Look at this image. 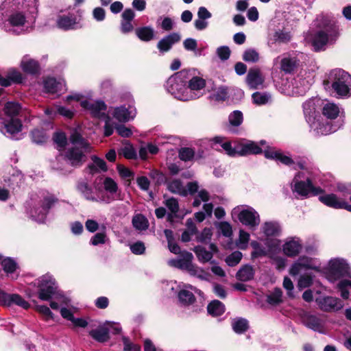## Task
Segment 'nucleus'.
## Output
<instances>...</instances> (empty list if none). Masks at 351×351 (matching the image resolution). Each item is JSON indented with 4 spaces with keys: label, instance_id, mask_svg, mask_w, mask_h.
I'll return each instance as SVG.
<instances>
[{
    "label": "nucleus",
    "instance_id": "nucleus-12",
    "mask_svg": "<svg viewBox=\"0 0 351 351\" xmlns=\"http://www.w3.org/2000/svg\"><path fill=\"white\" fill-rule=\"evenodd\" d=\"M181 40L180 35L177 32L171 33L164 36L157 43V48L160 53H164L169 51L173 46Z\"/></svg>",
    "mask_w": 351,
    "mask_h": 351
},
{
    "label": "nucleus",
    "instance_id": "nucleus-38",
    "mask_svg": "<svg viewBox=\"0 0 351 351\" xmlns=\"http://www.w3.org/2000/svg\"><path fill=\"white\" fill-rule=\"evenodd\" d=\"M132 225L138 230H145L148 228V220L142 214H138L132 218Z\"/></svg>",
    "mask_w": 351,
    "mask_h": 351
},
{
    "label": "nucleus",
    "instance_id": "nucleus-1",
    "mask_svg": "<svg viewBox=\"0 0 351 351\" xmlns=\"http://www.w3.org/2000/svg\"><path fill=\"white\" fill-rule=\"evenodd\" d=\"M350 77V74L341 69H333L329 73L327 78L324 80L323 84L326 87L330 85L337 94L346 96L350 92L348 85Z\"/></svg>",
    "mask_w": 351,
    "mask_h": 351
},
{
    "label": "nucleus",
    "instance_id": "nucleus-24",
    "mask_svg": "<svg viewBox=\"0 0 351 351\" xmlns=\"http://www.w3.org/2000/svg\"><path fill=\"white\" fill-rule=\"evenodd\" d=\"M167 184V188L169 191L173 194H178L182 197H186L188 195V191L184 187L182 182L180 179H173L171 182H168Z\"/></svg>",
    "mask_w": 351,
    "mask_h": 351
},
{
    "label": "nucleus",
    "instance_id": "nucleus-10",
    "mask_svg": "<svg viewBox=\"0 0 351 351\" xmlns=\"http://www.w3.org/2000/svg\"><path fill=\"white\" fill-rule=\"evenodd\" d=\"M319 200L324 205L335 209H346L348 211V204L345 200L341 199L334 193L320 194Z\"/></svg>",
    "mask_w": 351,
    "mask_h": 351
},
{
    "label": "nucleus",
    "instance_id": "nucleus-34",
    "mask_svg": "<svg viewBox=\"0 0 351 351\" xmlns=\"http://www.w3.org/2000/svg\"><path fill=\"white\" fill-rule=\"evenodd\" d=\"M280 231V227L276 222H265L263 225V232L267 237L278 236Z\"/></svg>",
    "mask_w": 351,
    "mask_h": 351
},
{
    "label": "nucleus",
    "instance_id": "nucleus-11",
    "mask_svg": "<svg viewBox=\"0 0 351 351\" xmlns=\"http://www.w3.org/2000/svg\"><path fill=\"white\" fill-rule=\"evenodd\" d=\"M239 156H245L252 154H260L263 153V149L252 141H246L245 139L238 143Z\"/></svg>",
    "mask_w": 351,
    "mask_h": 351
},
{
    "label": "nucleus",
    "instance_id": "nucleus-51",
    "mask_svg": "<svg viewBox=\"0 0 351 351\" xmlns=\"http://www.w3.org/2000/svg\"><path fill=\"white\" fill-rule=\"evenodd\" d=\"M53 141L60 149H63L67 145V138L66 134L63 132H54Z\"/></svg>",
    "mask_w": 351,
    "mask_h": 351
},
{
    "label": "nucleus",
    "instance_id": "nucleus-54",
    "mask_svg": "<svg viewBox=\"0 0 351 351\" xmlns=\"http://www.w3.org/2000/svg\"><path fill=\"white\" fill-rule=\"evenodd\" d=\"M117 171L119 173V176L122 178H130V180H128V185L130 184V182H131V179H133L134 178V171H132V170H130L129 168L128 167H124L123 165H121V164H118L117 165Z\"/></svg>",
    "mask_w": 351,
    "mask_h": 351
},
{
    "label": "nucleus",
    "instance_id": "nucleus-15",
    "mask_svg": "<svg viewBox=\"0 0 351 351\" xmlns=\"http://www.w3.org/2000/svg\"><path fill=\"white\" fill-rule=\"evenodd\" d=\"M178 79H176L172 75L166 82V88L169 93L174 95L175 97H180L183 95L184 92L187 90V86H185L184 82H180Z\"/></svg>",
    "mask_w": 351,
    "mask_h": 351
},
{
    "label": "nucleus",
    "instance_id": "nucleus-57",
    "mask_svg": "<svg viewBox=\"0 0 351 351\" xmlns=\"http://www.w3.org/2000/svg\"><path fill=\"white\" fill-rule=\"evenodd\" d=\"M123 344V351H141V346L139 344L131 342L129 337H122Z\"/></svg>",
    "mask_w": 351,
    "mask_h": 351
},
{
    "label": "nucleus",
    "instance_id": "nucleus-25",
    "mask_svg": "<svg viewBox=\"0 0 351 351\" xmlns=\"http://www.w3.org/2000/svg\"><path fill=\"white\" fill-rule=\"evenodd\" d=\"M247 84L252 88H257L258 86L263 82L261 71L258 69H250L246 77Z\"/></svg>",
    "mask_w": 351,
    "mask_h": 351
},
{
    "label": "nucleus",
    "instance_id": "nucleus-14",
    "mask_svg": "<svg viewBox=\"0 0 351 351\" xmlns=\"http://www.w3.org/2000/svg\"><path fill=\"white\" fill-rule=\"evenodd\" d=\"M20 66L22 71L27 75L37 76L40 74V64L35 59L25 56L21 62Z\"/></svg>",
    "mask_w": 351,
    "mask_h": 351
},
{
    "label": "nucleus",
    "instance_id": "nucleus-45",
    "mask_svg": "<svg viewBox=\"0 0 351 351\" xmlns=\"http://www.w3.org/2000/svg\"><path fill=\"white\" fill-rule=\"evenodd\" d=\"M206 86V81L198 76H194L191 77L189 81L187 88H190L192 90H199L204 88Z\"/></svg>",
    "mask_w": 351,
    "mask_h": 351
},
{
    "label": "nucleus",
    "instance_id": "nucleus-16",
    "mask_svg": "<svg viewBox=\"0 0 351 351\" xmlns=\"http://www.w3.org/2000/svg\"><path fill=\"white\" fill-rule=\"evenodd\" d=\"M264 156L267 159L279 161L286 166L291 167L295 164L294 160L291 157L285 156L280 150H274L271 147H267L264 150Z\"/></svg>",
    "mask_w": 351,
    "mask_h": 351
},
{
    "label": "nucleus",
    "instance_id": "nucleus-56",
    "mask_svg": "<svg viewBox=\"0 0 351 351\" xmlns=\"http://www.w3.org/2000/svg\"><path fill=\"white\" fill-rule=\"evenodd\" d=\"M78 190L83 193L85 198L88 200H95V198L92 196L93 190L91 187L86 182H80L77 186Z\"/></svg>",
    "mask_w": 351,
    "mask_h": 351
},
{
    "label": "nucleus",
    "instance_id": "nucleus-18",
    "mask_svg": "<svg viewBox=\"0 0 351 351\" xmlns=\"http://www.w3.org/2000/svg\"><path fill=\"white\" fill-rule=\"evenodd\" d=\"M135 17V13L131 8H126L121 14L120 30L123 34H128L134 30L132 21Z\"/></svg>",
    "mask_w": 351,
    "mask_h": 351
},
{
    "label": "nucleus",
    "instance_id": "nucleus-22",
    "mask_svg": "<svg viewBox=\"0 0 351 351\" xmlns=\"http://www.w3.org/2000/svg\"><path fill=\"white\" fill-rule=\"evenodd\" d=\"M330 43V40L324 34V32L317 31L312 38V45L315 51H319L325 49V46Z\"/></svg>",
    "mask_w": 351,
    "mask_h": 351
},
{
    "label": "nucleus",
    "instance_id": "nucleus-60",
    "mask_svg": "<svg viewBox=\"0 0 351 351\" xmlns=\"http://www.w3.org/2000/svg\"><path fill=\"white\" fill-rule=\"evenodd\" d=\"M121 154L128 160H136L138 158L137 153L132 145L123 147Z\"/></svg>",
    "mask_w": 351,
    "mask_h": 351
},
{
    "label": "nucleus",
    "instance_id": "nucleus-31",
    "mask_svg": "<svg viewBox=\"0 0 351 351\" xmlns=\"http://www.w3.org/2000/svg\"><path fill=\"white\" fill-rule=\"evenodd\" d=\"M322 112L327 119H335L339 116V109L336 104L327 103L323 106Z\"/></svg>",
    "mask_w": 351,
    "mask_h": 351
},
{
    "label": "nucleus",
    "instance_id": "nucleus-36",
    "mask_svg": "<svg viewBox=\"0 0 351 351\" xmlns=\"http://www.w3.org/2000/svg\"><path fill=\"white\" fill-rule=\"evenodd\" d=\"M69 141L73 145H80L81 148L85 150L90 147V144L84 139L82 134L76 130L71 133Z\"/></svg>",
    "mask_w": 351,
    "mask_h": 351
},
{
    "label": "nucleus",
    "instance_id": "nucleus-53",
    "mask_svg": "<svg viewBox=\"0 0 351 351\" xmlns=\"http://www.w3.org/2000/svg\"><path fill=\"white\" fill-rule=\"evenodd\" d=\"M43 86L47 93H56L58 91V82L54 77H48L45 80Z\"/></svg>",
    "mask_w": 351,
    "mask_h": 351
},
{
    "label": "nucleus",
    "instance_id": "nucleus-64",
    "mask_svg": "<svg viewBox=\"0 0 351 351\" xmlns=\"http://www.w3.org/2000/svg\"><path fill=\"white\" fill-rule=\"evenodd\" d=\"M213 235L212 230L209 228H204L201 234L196 238L197 241L202 243H207L211 239Z\"/></svg>",
    "mask_w": 351,
    "mask_h": 351
},
{
    "label": "nucleus",
    "instance_id": "nucleus-4",
    "mask_svg": "<svg viewBox=\"0 0 351 351\" xmlns=\"http://www.w3.org/2000/svg\"><path fill=\"white\" fill-rule=\"evenodd\" d=\"M315 302L320 310L324 312L338 311L343 306L342 301L337 297H319L315 299Z\"/></svg>",
    "mask_w": 351,
    "mask_h": 351
},
{
    "label": "nucleus",
    "instance_id": "nucleus-43",
    "mask_svg": "<svg viewBox=\"0 0 351 351\" xmlns=\"http://www.w3.org/2000/svg\"><path fill=\"white\" fill-rule=\"evenodd\" d=\"M304 322L306 326L313 330H317L322 326L320 319L314 315H307Z\"/></svg>",
    "mask_w": 351,
    "mask_h": 351
},
{
    "label": "nucleus",
    "instance_id": "nucleus-52",
    "mask_svg": "<svg viewBox=\"0 0 351 351\" xmlns=\"http://www.w3.org/2000/svg\"><path fill=\"white\" fill-rule=\"evenodd\" d=\"M291 38L289 32H284L283 30L276 31L273 35V40L274 43H286L290 41Z\"/></svg>",
    "mask_w": 351,
    "mask_h": 351
},
{
    "label": "nucleus",
    "instance_id": "nucleus-40",
    "mask_svg": "<svg viewBox=\"0 0 351 351\" xmlns=\"http://www.w3.org/2000/svg\"><path fill=\"white\" fill-rule=\"evenodd\" d=\"M9 301V306L15 304L25 310L30 307V304L28 303V302H27L24 298H23L21 295L17 293H11Z\"/></svg>",
    "mask_w": 351,
    "mask_h": 351
},
{
    "label": "nucleus",
    "instance_id": "nucleus-62",
    "mask_svg": "<svg viewBox=\"0 0 351 351\" xmlns=\"http://www.w3.org/2000/svg\"><path fill=\"white\" fill-rule=\"evenodd\" d=\"M221 147L226 151V153L231 157L239 156L238 143L234 147H232V144L230 141L221 143Z\"/></svg>",
    "mask_w": 351,
    "mask_h": 351
},
{
    "label": "nucleus",
    "instance_id": "nucleus-5",
    "mask_svg": "<svg viewBox=\"0 0 351 351\" xmlns=\"http://www.w3.org/2000/svg\"><path fill=\"white\" fill-rule=\"evenodd\" d=\"M182 258L171 260L169 261V265L180 269H185L191 275L195 276L197 273V267L192 263V260L193 258L192 253L184 251L182 253Z\"/></svg>",
    "mask_w": 351,
    "mask_h": 351
},
{
    "label": "nucleus",
    "instance_id": "nucleus-9",
    "mask_svg": "<svg viewBox=\"0 0 351 351\" xmlns=\"http://www.w3.org/2000/svg\"><path fill=\"white\" fill-rule=\"evenodd\" d=\"M80 106L90 112L91 116L94 118L100 119L106 116L104 111L107 109V106L104 101L97 100L94 103H90L88 100H84L80 102Z\"/></svg>",
    "mask_w": 351,
    "mask_h": 351
},
{
    "label": "nucleus",
    "instance_id": "nucleus-28",
    "mask_svg": "<svg viewBox=\"0 0 351 351\" xmlns=\"http://www.w3.org/2000/svg\"><path fill=\"white\" fill-rule=\"evenodd\" d=\"M6 132L13 135L18 134L22 130L23 124L21 121L17 118H10L4 123Z\"/></svg>",
    "mask_w": 351,
    "mask_h": 351
},
{
    "label": "nucleus",
    "instance_id": "nucleus-55",
    "mask_svg": "<svg viewBox=\"0 0 351 351\" xmlns=\"http://www.w3.org/2000/svg\"><path fill=\"white\" fill-rule=\"evenodd\" d=\"M195 156V152L190 147H182L179 150V158L181 160L187 162L191 160Z\"/></svg>",
    "mask_w": 351,
    "mask_h": 351
},
{
    "label": "nucleus",
    "instance_id": "nucleus-8",
    "mask_svg": "<svg viewBox=\"0 0 351 351\" xmlns=\"http://www.w3.org/2000/svg\"><path fill=\"white\" fill-rule=\"evenodd\" d=\"M328 274L335 279L347 276L349 274L348 265L339 259L331 260L329 263Z\"/></svg>",
    "mask_w": 351,
    "mask_h": 351
},
{
    "label": "nucleus",
    "instance_id": "nucleus-39",
    "mask_svg": "<svg viewBox=\"0 0 351 351\" xmlns=\"http://www.w3.org/2000/svg\"><path fill=\"white\" fill-rule=\"evenodd\" d=\"M178 298L180 302L184 305L192 304L196 300L195 295L191 291L185 289L179 291Z\"/></svg>",
    "mask_w": 351,
    "mask_h": 351
},
{
    "label": "nucleus",
    "instance_id": "nucleus-27",
    "mask_svg": "<svg viewBox=\"0 0 351 351\" xmlns=\"http://www.w3.org/2000/svg\"><path fill=\"white\" fill-rule=\"evenodd\" d=\"M301 249V244L294 240L287 241L283 245V252L289 257L296 256L299 254Z\"/></svg>",
    "mask_w": 351,
    "mask_h": 351
},
{
    "label": "nucleus",
    "instance_id": "nucleus-47",
    "mask_svg": "<svg viewBox=\"0 0 351 351\" xmlns=\"http://www.w3.org/2000/svg\"><path fill=\"white\" fill-rule=\"evenodd\" d=\"M251 246L254 250L251 253V257L252 259L257 258L258 257L265 256L267 255V252L265 247H263L260 243L254 241L251 242Z\"/></svg>",
    "mask_w": 351,
    "mask_h": 351
},
{
    "label": "nucleus",
    "instance_id": "nucleus-58",
    "mask_svg": "<svg viewBox=\"0 0 351 351\" xmlns=\"http://www.w3.org/2000/svg\"><path fill=\"white\" fill-rule=\"evenodd\" d=\"M243 121V113L239 110L233 111L229 116V122L232 126H239Z\"/></svg>",
    "mask_w": 351,
    "mask_h": 351
},
{
    "label": "nucleus",
    "instance_id": "nucleus-42",
    "mask_svg": "<svg viewBox=\"0 0 351 351\" xmlns=\"http://www.w3.org/2000/svg\"><path fill=\"white\" fill-rule=\"evenodd\" d=\"M282 291L280 288H275L274 291L267 296V302L271 305L276 306L282 302Z\"/></svg>",
    "mask_w": 351,
    "mask_h": 351
},
{
    "label": "nucleus",
    "instance_id": "nucleus-3",
    "mask_svg": "<svg viewBox=\"0 0 351 351\" xmlns=\"http://www.w3.org/2000/svg\"><path fill=\"white\" fill-rule=\"evenodd\" d=\"M294 191L302 197L316 196L325 193L324 189L315 186L312 180L307 178L306 181H298L294 184Z\"/></svg>",
    "mask_w": 351,
    "mask_h": 351
},
{
    "label": "nucleus",
    "instance_id": "nucleus-46",
    "mask_svg": "<svg viewBox=\"0 0 351 351\" xmlns=\"http://www.w3.org/2000/svg\"><path fill=\"white\" fill-rule=\"evenodd\" d=\"M149 177L155 180L157 186L167 183V178L165 173L158 169H152L149 173Z\"/></svg>",
    "mask_w": 351,
    "mask_h": 351
},
{
    "label": "nucleus",
    "instance_id": "nucleus-33",
    "mask_svg": "<svg viewBox=\"0 0 351 351\" xmlns=\"http://www.w3.org/2000/svg\"><path fill=\"white\" fill-rule=\"evenodd\" d=\"M193 251L196 254L198 260L202 263L210 261L213 256L211 252L207 251L205 247L201 245L194 247Z\"/></svg>",
    "mask_w": 351,
    "mask_h": 351
},
{
    "label": "nucleus",
    "instance_id": "nucleus-23",
    "mask_svg": "<svg viewBox=\"0 0 351 351\" xmlns=\"http://www.w3.org/2000/svg\"><path fill=\"white\" fill-rule=\"evenodd\" d=\"M75 24L76 17L73 14L61 15L57 19V26L65 31L74 29Z\"/></svg>",
    "mask_w": 351,
    "mask_h": 351
},
{
    "label": "nucleus",
    "instance_id": "nucleus-35",
    "mask_svg": "<svg viewBox=\"0 0 351 351\" xmlns=\"http://www.w3.org/2000/svg\"><path fill=\"white\" fill-rule=\"evenodd\" d=\"M1 265L3 267V271L7 274H11L14 273L19 268L17 263L12 258L10 257H6L3 258L1 262Z\"/></svg>",
    "mask_w": 351,
    "mask_h": 351
},
{
    "label": "nucleus",
    "instance_id": "nucleus-49",
    "mask_svg": "<svg viewBox=\"0 0 351 351\" xmlns=\"http://www.w3.org/2000/svg\"><path fill=\"white\" fill-rule=\"evenodd\" d=\"M243 254L239 251H234L228 255L225 261L229 267H234L237 265L241 261Z\"/></svg>",
    "mask_w": 351,
    "mask_h": 351
},
{
    "label": "nucleus",
    "instance_id": "nucleus-44",
    "mask_svg": "<svg viewBox=\"0 0 351 351\" xmlns=\"http://www.w3.org/2000/svg\"><path fill=\"white\" fill-rule=\"evenodd\" d=\"M8 81L12 84H21L23 82L22 73L16 69H11L7 73Z\"/></svg>",
    "mask_w": 351,
    "mask_h": 351
},
{
    "label": "nucleus",
    "instance_id": "nucleus-48",
    "mask_svg": "<svg viewBox=\"0 0 351 351\" xmlns=\"http://www.w3.org/2000/svg\"><path fill=\"white\" fill-rule=\"evenodd\" d=\"M113 116L120 122H126L128 121L129 111L125 106L117 107L114 110Z\"/></svg>",
    "mask_w": 351,
    "mask_h": 351
},
{
    "label": "nucleus",
    "instance_id": "nucleus-26",
    "mask_svg": "<svg viewBox=\"0 0 351 351\" xmlns=\"http://www.w3.org/2000/svg\"><path fill=\"white\" fill-rule=\"evenodd\" d=\"M136 36L143 42H149L154 38V29L151 26L140 27L135 29Z\"/></svg>",
    "mask_w": 351,
    "mask_h": 351
},
{
    "label": "nucleus",
    "instance_id": "nucleus-17",
    "mask_svg": "<svg viewBox=\"0 0 351 351\" xmlns=\"http://www.w3.org/2000/svg\"><path fill=\"white\" fill-rule=\"evenodd\" d=\"M319 31L324 32V34L330 40V44L335 43L339 36L338 25L335 21L328 19L323 21L322 29Z\"/></svg>",
    "mask_w": 351,
    "mask_h": 351
},
{
    "label": "nucleus",
    "instance_id": "nucleus-30",
    "mask_svg": "<svg viewBox=\"0 0 351 351\" xmlns=\"http://www.w3.org/2000/svg\"><path fill=\"white\" fill-rule=\"evenodd\" d=\"M29 136L33 143L37 145L45 144L48 138L46 132L43 128H34L30 133Z\"/></svg>",
    "mask_w": 351,
    "mask_h": 351
},
{
    "label": "nucleus",
    "instance_id": "nucleus-63",
    "mask_svg": "<svg viewBox=\"0 0 351 351\" xmlns=\"http://www.w3.org/2000/svg\"><path fill=\"white\" fill-rule=\"evenodd\" d=\"M104 186L105 190L110 193H115L118 190L117 184L110 177L105 178L104 181Z\"/></svg>",
    "mask_w": 351,
    "mask_h": 351
},
{
    "label": "nucleus",
    "instance_id": "nucleus-32",
    "mask_svg": "<svg viewBox=\"0 0 351 351\" xmlns=\"http://www.w3.org/2000/svg\"><path fill=\"white\" fill-rule=\"evenodd\" d=\"M21 110V106L19 102L16 101H8L5 104L3 108L4 113L10 117L14 118L17 116Z\"/></svg>",
    "mask_w": 351,
    "mask_h": 351
},
{
    "label": "nucleus",
    "instance_id": "nucleus-50",
    "mask_svg": "<svg viewBox=\"0 0 351 351\" xmlns=\"http://www.w3.org/2000/svg\"><path fill=\"white\" fill-rule=\"evenodd\" d=\"M313 283V277L311 274H305L298 279V287L300 290L308 288L312 286Z\"/></svg>",
    "mask_w": 351,
    "mask_h": 351
},
{
    "label": "nucleus",
    "instance_id": "nucleus-7",
    "mask_svg": "<svg viewBox=\"0 0 351 351\" xmlns=\"http://www.w3.org/2000/svg\"><path fill=\"white\" fill-rule=\"evenodd\" d=\"M238 219L243 225L250 228L258 226L261 222L258 213L253 208L241 210L238 214Z\"/></svg>",
    "mask_w": 351,
    "mask_h": 351
},
{
    "label": "nucleus",
    "instance_id": "nucleus-19",
    "mask_svg": "<svg viewBox=\"0 0 351 351\" xmlns=\"http://www.w3.org/2000/svg\"><path fill=\"white\" fill-rule=\"evenodd\" d=\"M88 335L98 343H105L110 339V329L105 325H100L90 330Z\"/></svg>",
    "mask_w": 351,
    "mask_h": 351
},
{
    "label": "nucleus",
    "instance_id": "nucleus-37",
    "mask_svg": "<svg viewBox=\"0 0 351 351\" xmlns=\"http://www.w3.org/2000/svg\"><path fill=\"white\" fill-rule=\"evenodd\" d=\"M8 21L12 26H23L26 22V16L21 12H16L9 16Z\"/></svg>",
    "mask_w": 351,
    "mask_h": 351
},
{
    "label": "nucleus",
    "instance_id": "nucleus-61",
    "mask_svg": "<svg viewBox=\"0 0 351 351\" xmlns=\"http://www.w3.org/2000/svg\"><path fill=\"white\" fill-rule=\"evenodd\" d=\"M253 103L256 105H264L268 102L269 96L266 93H261L260 92H255L252 95Z\"/></svg>",
    "mask_w": 351,
    "mask_h": 351
},
{
    "label": "nucleus",
    "instance_id": "nucleus-6",
    "mask_svg": "<svg viewBox=\"0 0 351 351\" xmlns=\"http://www.w3.org/2000/svg\"><path fill=\"white\" fill-rule=\"evenodd\" d=\"M64 159L69 165L76 168L84 164L86 156L82 148L73 146L65 152Z\"/></svg>",
    "mask_w": 351,
    "mask_h": 351
},
{
    "label": "nucleus",
    "instance_id": "nucleus-13",
    "mask_svg": "<svg viewBox=\"0 0 351 351\" xmlns=\"http://www.w3.org/2000/svg\"><path fill=\"white\" fill-rule=\"evenodd\" d=\"M58 199L53 195L45 196L42 200L40 204L42 210L38 213L37 208L32 209L30 214L32 217H36V215L38 214V217L40 216L41 219H45L49 213L50 209L54 206L56 203H58Z\"/></svg>",
    "mask_w": 351,
    "mask_h": 351
},
{
    "label": "nucleus",
    "instance_id": "nucleus-59",
    "mask_svg": "<svg viewBox=\"0 0 351 351\" xmlns=\"http://www.w3.org/2000/svg\"><path fill=\"white\" fill-rule=\"evenodd\" d=\"M243 60L245 62H256L259 60V54L255 49H248L243 52Z\"/></svg>",
    "mask_w": 351,
    "mask_h": 351
},
{
    "label": "nucleus",
    "instance_id": "nucleus-20",
    "mask_svg": "<svg viewBox=\"0 0 351 351\" xmlns=\"http://www.w3.org/2000/svg\"><path fill=\"white\" fill-rule=\"evenodd\" d=\"M255 269L249 264L243 265L237 272L236 278L241 282H248L254 278Z\"/></svg>",
    "mask_w": 351,
    "mask_h": 351
},
{
    "label": "nucleus",
    "instance_id": "nucleus-21",
    "mask_svg": "<svg viewBox=\"0 0 351 351\" xmlns=\"http://www.w3.org/2000/svg\"><path fill=\"white\" fill-rule=\"evenodd\" d=\"M299 64L300 60L296 58H283L280 61V69L285 74H293Z\"/></svg>",
    "mask_w": 351,
    "mask_h": 351
},
{
    "label": "nucleus",
    "instance_id": "nucleus-41",
    "mask_svg": "<svg viewBox=\"0 0 351 351\" xmlns=\"http://www.w3.org/2000/svg\"><path fill=\"white\" fill-rule=\"evenodd\" d=\"M233 330L237 334H243L249 329L248 321L244 318H239L232 324Z\"/></svg>",
    "mask_w": 351,
    "mask_h": 351
},
{
    "label": "nucleus",
    "instance_id": "nucleus-2",
    "mask_svg": "<svg viewBox=\"0 0 351 351\" xmlns=\"http://www.w3.org/2000/svg\"><path fill=\"white\" fill-rule=\"evenodd\" d=\"M38 298L43 301H49L57 291L56 281L51 276L43 275L38 279Z\"/></svg>",
    "mask_w": 351,
    "mask_h": 351
},
{
    "label": "nucleus",
    "instance_id": "nucleus-29",
    "mask_svg": "<svg viewBox=\"0 0 351 351\" xmlns=\"http://www.w3.org/2000/svg\"><path fill=\"white\" fill-rule=\"evenodd\" d=\"M207 311L213 317L221 316L225 312V306L219 300H214L208 304Z\"/></svg>",
    "mask_w": 351,
    "mask_h": 351
}]
</instances>
